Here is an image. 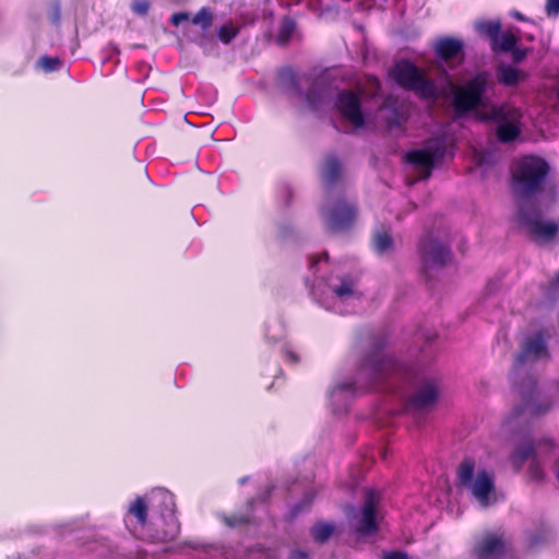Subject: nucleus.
<instances>
[{"instance_id": "37998d69", "label": "nucleus", "mask_w": 559, "mask_h": 559, "mask_svg": "<svg viewBox=\"0 0 559 559\" xmlns=\"http://www.w3.org/2000/svg\"><path fill=\"white\" fill-rule=\"evenodd\" d=\"M546 11L548 15L559 14V0H547Z\"/></svg>"}, {"instance_id": "6ab92c4d", "label": "nucleus", "mask_w": 559, "mask_h": 559, "mask_svg": "<svg viewBox=\"0 0 559 559\" xmlns=\"http://www.w3.org/2000/svg\"><path fill=\"white\" fill-rule=\"evenodd\" d=\"M469 487L478 501L485 507L488 506L489 495L493 490V481L487 471H479L476 480Z\"/></svg>"}, {"instance_id": "72a5a7b5", "label": "nucleus", "mask_w": 559, "mask_h": 559, "mask_svg": "<svg viewBox=\"0 0 559 559\" xmlns=\"http://www.w3.org/2000/svg\"><path fill=\"white\" fill-rule=\"evenodd\" d=\"M333 293L341 299L347 298L354 294V281L349 276L341 280V284L332 288Z\"/></svg>"}, {"instance_id": "2eb2a0df", "label": "nucleus", "mask_w": 559, "mask_h": 559, "mask_svg": "<svg viewBox=\"0 0 559 559\" xmlns=\"http://www.w3.org/2000/svg\"><path fill=\"white\" fill-rule=\"evenodd\" d=\"M514 384L516 385L518 391L522 397V405L515 407L512 412V415L514 417L522 415L526 411L532 416H539L550 408L549 404H547L543 408L540 406L532 404L533 393L536 388V379L534 377L527 376L521 383H518V381H515Z\"/></svg>"}, {"instance_id": "de8ad7c7", "label": "nucleus", "mask_w": 559, "mask_h": 559, "mask_svg": "<svg viewBox=\"0 0 559 559\" xmlns=\"http://www.w3.org/2000/svg\"><path fill=\"white\" fill-rule=\"evenodd\" d=\"M306 100L310 106H316L317 104V94L313 91H309L306 94Z\"/></svg>"}, {"instance_id": "e433bc0d", "label": "nucleus", "mask_w": 559, "mask_h": 559, "mask_svg": "<svg viewBox=\"0 0 559 559\" xmlns=\"http://www.w3.org/2000/svg\"><path fill=\"white\" fill-rule=\"evenodd\" d=\"M527 474L533 481H540L544 478V471L537 460V457H533L530 463Z\"/></svg>"}, {"instance_id": "4c0bfd02", "label": "nucleus", "mask_w": 559, "mask_h": 559, "mask_svg": "<svg viewBox=\"0 0 559 559\" xmlns=\"http://www.w3.org/2000/svg\"><path fill=\"white\" fill-rule=\"evenodd\" d=\"M39 64L46 72L57 71L61 64L58 58L44 56L39 59Z\"/></svg>"}, {"instance_id": "b1692460", "label": "nucleus", "mask_w": 559, "mask_h": 559, "mask_svg": "<svg viewBox=\"0 0 559 559\" xmlns=\"http://www.w3.org/2000/svg\"><path fill=\"white\" fill-rule=\"evenodd\" d=\"M475 473V461L472 457L464 459L456 469L460 486H471Z\"/></svg>"}, {"instance_id": "39448f33", "label": "nucleus", "mask_w": 559, "mask_h": 559, "mask_svg": "<svg viewBox=\"0 0 559 559\" xmlns=\"http://www.w3.org/2000/svg\"><path fill=\"white\" fill-rule=\"evenodd\" d=\"M164 499L168 503L158 515L152 516L145 532H143L142 540L156 544L168 543L179 535L180 524L176 516L173 499L168 496H164Z\"/></svg>"}, {"instance_id": "7c9ffc66", "label": "nucleus", "mask_w": 559, "mask_h": 559, "mask_svg": "<svg viewBox=\"0 0 559 559\" xmlns=\"http://www.w3.org/2000/svg\"><path fill=\"white\" fill-rule=\"evenodd\" d=\"M190 21L200 26L202 31H207L214 22L213 10L210 7H202Z\"/></svg>"}, {"instance_id": "2f4dec72", "label": "nucleus", "mask_w": 559, "mask_h": 559, "mask_svg": "<svg viewBox=\"0 0 559 559\" xmlns=\"http://www.w3.org/2000/svg\"><path fill=\"white\" fill-rule=\"evenodd\" d=\"M295 29H296L295 20L289 16H285L281 22L276 41L280 45H286L289 41Z\"/></svg>"}, {"instance_id": "f3484780", "label": "nucleus", "mask_w": 559, "mask_h": 559, "mask_svg": "<svg viewBox=\"0 0 559 559\" xmlns=\"http://www.w3.org/2000/svg\"><path fill=\"white\" fill-rule=\"evenodd\" d=\"M439 156L438 151L414 150L406 154V160L415 167L421 168L425 171L424 178H428Z\"/></svg>"}, {"instance_id": "1a4fd4ad", "label": "nucleus", "mask_w": 559, "mask_h": 559, "mask_svg": "<svg viewBox=\"0 0 559 559\" xmlns=\"http://www.w3.org/2000/svg\"><path fill=\"white\" fill-rule=\"evenodd\" d=\"M418 250L421 259L423 272L427 275L429 270L433 267H443L451 259L450 247L433 239L431 235H427L420 240Z\"/></svg>"}, {"instance_id": "f257e3e1", "label": "nucleus", "mask_w": 559, "mask_h": 559, "mask_svg": "<svg viewBox=\"0 0 559 559\" xmlns=\"http://www.w3.org/2000/svg\"><path fill=\"white\" fill-rule=\"evenodd\" d=\"M549 165L542 157L526 156L512 171V190L518 204H531L528 199L542 191Z\"/></svg>"}, {"instance_id": "cd10ccee", "label": "nucleus", "mask_w": 559, "mask_h": 559, "mask_svg": "<svg viewBox=\"0 0 559 559\" xmlns=\"http://www.w3.org/2000/svg\"><path fill=\"white\" fill-rule=\"evenodd\" d=\"M520 133V128L510 121L499 123L496 130V135L501 143H510L514 141Z\"/></svg>"}, {"instance_id": "c03bdc74", "label": "nucleus", "mask_w": 559, "mask_h": 559, "mask_svg": "<svg viewBox=\"0 0 559 559\" xmlns=\"http://www.w3.org/2000/svg\"><path fill=\"white\" fill-rule=\"evenodd\" d=\"M510 52H512L513 61L516 63L522 62L527 56V49H519L516 47H514Z\"/></svg>"}, {"instance_id": "c85d7f7f", "label": "nucleus", "mask_w": 559, "mask_h": 559, "mask_svg": "<svg viewBox=\"0 0 559 559\" xmlns=\"http://www.w3.org/2000/svg\"><path fill=\"white\" fill-rule=\"evenodd\" d=\"M280 83L286 91L301 94L298 76L292 69H283L280 72Z\"/></svg>"}, {"instance_id": "a878e982", "label": "nucleus", "mask_w": 559, "mask_h": 559, "mask_svg": "<svg viewBox=\"0 0 559 559\" xmlns=\"http://www.w3.org/2000/svg\"><path fill=\"white\" fill-rule=\"evenodd\" d=\"M241 25L228 20L217 29V38L224 45H229L240 33Z\"/></svg>"}, {"instance_id": "4be33fe9", "label": "nucleus", "mask_w": 559, "mask_h": 559, "mask_svg": "<svg viewBox=\"0 0 559 559\" xmlns=\"http://www.w3.org/2000/svg\"><path fill=\"white\" fill-rule=\"evenodd\" d=\"M536 457L535 447L533 441H526L516 447L510 456L511 463L516 472H520L526 461Z\"/></svg>"}, {"instance_id": "864d4df0", "label": "nucleus", "mask_w": 559, "mask_h": 559, "mask_svg": "<svg viewBox=\"0 0 559 559\" xmlns=\"http://www.w3.org/2000/svg\"><path fill=\"white\" fill-rule=\"evenodd\" d=\"M557 98L559 100V86H558V91H557Z\"/></svg>"}, {"instance_id": "a19ab883", "label": "nucleus", "mask_w": 559, "mask_h": 559, "mask_svg": "<svg viewBox=\"0 0 559 559\" xmlns=\"http://www.w3.org/2000/svg\"><path fill=\"white\" fill-rule=\"evenodd\" d=\"M381 559H411L408 554L402 550L383 551Z\"/></svg>"}, {"instance_id": "4468645a", "label": "nucleus", "mask_w": 559, "mask_h": 559, "mask_svg": "<svg viewBox=\"0 0 559 559\" xmlns=\"http://www.w3.org/2000/svg\"><path fill=\"white\" fill-rule=\"evenodd\" d=\"M379 503L378 493L368 489L365 492L364 506L360 511V519L356 525V532L360 535H370L378 531L377 507Z\"/></svg>"}, {"instance_id": "9d476101", "label": "nucleus", "mask_w": 559, "mask_h": 559, "mask_svg": "<svg viewBox=\"0 0 559 559\" xmlns=\"http://www.w3.org/2000/svg\"><path fill=\"white\" fill-rule=\"evenodd\" d=\"M440 395L439 383L436 379L425 380L406 402V411L413 415L429 412L436 405Z\"/></svg>"}, {"instance_id": "412c9836", "label": "nucleus", "mask_w": 559, "mask_h": 559, "mask_svg": "<svg viewBox=\"0 0 559 559\" xmlns=\"http://www.w3.org/2000/svg\"><path fill=\"white\" fill-rule=\"evenodd\" d=\"M371 243L373 250L379 254L392 252L394 249L393 237L390 230L383 226L373 231Z\"/></svg>"}, {"instance_id": "8fccbe9b", "label": "nucleus", "mask_w": 559, "mask_h": 559, "mask_svg": "<svg viewBox=\"0 0 559 559\" xmlns=\"http://www.w3.org/2000/svg\"><path fill=\"white\" fill-rule=\"evenodd\" d=\"M518 20L520 21H524L525 17L520 13V12H516L515 15H514Z\"/></svg>"}, {"instance_id": "ea45409f", "label": "nucleus", "mask_w": 559, "mask_h": 559, "mask_svg": "<svg viewBox=\"0 0 559 559\" xmlns=\"http://www.w3.org/2000/svg\"><path fill=\"white\" fill-rule=\"evenodd\" d=\"M282 355L286 364L297 365L299 362V356L289 347H284Z\"/></svg>"}, {"instance_id": "a211bd4d", "label": "nucleus", "mask_w": 559, "mask_h": 559, "mask_svg": "<svg viewBox=\"0 0 559 559\" xmlns=\"http://www.w3.org/2000/svg\"><path fill=\"white\" fill-rule=\"evenodd\" d=\"M463 41L453 37H441L435 44L436 55L443 61H450L463 55Z\"/></svg>"}, {"instance_id": "aec40b11", "label": "nucleus", "mask_w": 559, "mask_h": 559, "mask_svg": "<svg viewBox=\"0 0 559 559\" xmlns=\"http://www.w3.org/2000/svg\"><path fill=\"white\" fill-rule=\"evenodd\" d=\"M526 74L518 68L510 64H500L497 67V80L499 84L513 87L526 79Z\"/></svg>"}, {"instance_id": "9b49d317", "label": "nucleus", "mask_w": 559, "mask_h": 559, "mask_svg": "<svg viewBox=\"0 0 559 559\" xmlns=\"http://www.w3.org/2000/svg\"><path fill=\"white\" fill-rule=\"evenodd\" d=\"M508 549L503 534L487 532L478 538L472 549L475 559H501Z\"/></svg>"}, {"instance_id": "f8f14e48", "label": "nucleus", "mask_w": 559, "mask_h": 559, "mask_svg": "<svg viewBox=\"0 0 559 559\" xmlns=\"http://www.w3.org/2000/svg\"><path fill=\"white\" fill-rule=\"evenodd\" d=\"M335 106L340 114L355 128L365 126L360 95L352 90H342L337 94Z\"/></svg>"}, {"instance_id": "79ce46f5", "label": "nucleus", "mask_w": 559, "mask_h": 559, "mask_svg": "<svg viewBox=\"0 0 559 559\" xmlns=\"http://www.w3.org/2000/svg\"><path fill=\"white\" fill-rule=\"evenodd\" d=\"M189 20H191V19H190L189 13H187V12H177V13H174V14L171 15V19H170V21H171L173 25H175V26H178V25H179V24H181L182 22H186V21H189Z\"/></svg>"}, {"instance_id": "f704fd0d", "label": "nucleus", "mask_w": 559, "mask_h": 559, "mask_svg": "<svg viewBox=\"0 0 559 559\" xmlns=\"http://www.w3.org/2000/svg\"><path fill=\"white\" fill-rule=\"evenodd\" d=\"M544 294L548 299L556 300L559 298V271L549 281L548 285L544 288Z\"/></svg>"}, {"instance_id": "c756f323", "label": "nucleus", "mask_w": 559, "mask_h": 559, "mask_svg": "<svg viewBox=\"0 0 559 559\" xmlns=\"http://www.w3.org/2000/svg\"><path fill=\"white\" fill-rule=\"evenodd\" d=\"M477 32L490 39V43H496L498 35L501 32L500 21H481L476 25Z\"/></svg>"}, {"instance_id": "393cba45", "label": "nucleus", "mask_w": 559, "mask_h": 559, "mask_svg": "<svg viewBox=\"0 0 559 559\" xmlns=\"http://www.w3.org/2000/svg\"><path fill=\"white\" fill-rule=\"evenodd\" d=\"M478 117L483 121H495L498 123H504L509 121L511 115L507 106L492 105L487 112H479Z\"/></svg>"}, {"instance_id": "0eeeda50", "label": "nucleus", "mask_w": 559, "mask_h": 559, "mask_svg": "<svg viewBox=\"0 0 559 559\" xmlns=\"http://www.w3.org/2000/svg\"><path fill=\"white\" fill-rule=\"evenodd\" d=\"M357 205L344 198L337 199L329 209L325 226L330 233L349 230L357 217Z\"/></svg>"}, {"instance_id": "f03ea898", "label": "nucleus", "mask_w": 559, "mask_h": 559, "mask_svg": "<svg viewBox=\"0 0 559 559\" xmlns=\"http://www.w3.org/2000/svg\"><path fill=\"white\" fill-rule=\"evenodd\" d=\"M391 76L401 88L413 92L420 99L436 100L439 97L436 82L427 75L425 70L408 59L395 62Z\"/></svg>"}, {"instance_id": "6e6552de", "label": "nucleus", "mask_w": 559, "mask_h": 559, "mask_svg": "<svg viewBox=\"0 0 559 559\" xmlns=\"http://www.w3.org/2000/svg\"><path fill=\"white\" fill-rule=\"evenodd\" d=\"M547 338L548 334L544 330H540L523 341L521 350L514 360L513 372L516 377L525 362H534L540 358H550Z\"/></svg>"}, {"instance_id": "49530a36", "label": "nucleus", "mask_w": 559, "mask_h": 559, "mask_svg": "<svg viewBox=\"0 0 559 559\" xmlns=\"http://www.w3.org/2000/svg\"><path fill=\"white\" fill-rule=\"evenodd\" d=\"M367 82L368 84L374 88L376 91H379L381 88V83H380V80L377 78V76H373V75H369L367 78Z\"/></svg>"}, {"instance_id": "3c124183", "label": "nucleus", "mask_w": 559, "mask_h": 559, "mask_svg": "<svg viewBox=\"0 0 559 559\" xmlns=\"http://www.w3.org/2000/svg\"><path fill=\"white\" fill-rule=\"evenodd\" d=\"M59 21V11L57 10L56 14H55V22H58Z\"/></svg>"}, {"instance_id": "423d86ee", "label": "nucleus", "mask_w": 559, "mask_h": 559, "mask_svg": "<svg viewBox=\"0 0 559 559\" xmlns=\"http://www.w3.org/2000/svg\"><path fill=\"white\" fill-rule=\"evenodd\" d=\"M518 219L536 243L550 242L558 235L559 225L555 222H544L540 211L533 204H520Z\"/></svg>"}, {"instance_id": "09e8293b", "label": "nucleus", "mask_w": 559, "mask_h": 559, "mask_svg": "<svg viewBox=\"0 0 559 559\" xmlns=\"http://www.w3.org/2000/svg\"><path fill=\"white\" fill-rule=\"evenodd\" d=\"M353 386V383L343 382L337 385V389L341 391L349 390Z\"/></svg>"}, {"instance_id": "dca6fc26", "label": "nucleus", "mask_w": 559, "mask_h": 559, "mask_svg": "<svg viewBox=\"0 0 559 559\" xmlns=\"http://www.w3.org/2000/svg\"><path fill=\"white\" fill-rule=\"evenodd\" d=\"M320 178L324 191L329 194L337 185H344L343 165L336 155L330 154L324 158Z\"/></svg>"}, {"instance_id": "bb28decb", "label": "nucleus", "mask_w": 559, "mask_h": 559, "mask_svg": "<svg viewBox=\"0 0 559 559\" xmlns=\"http://www.w3.org/2000/svg\"><path fill=\"white\" fill-rule=\"evenodd\" d=\"M518 36L511 32L500 33L496 43L491 44L495 52H510L518 44Z\"/></svg>"}, {"instance_id": "5701e85b", "label": "nucleus", "mask_w": 559, "mask_h": 559, "mask_svg": "<svg viewBox=\"0 0 559 559\" xmlns=\"http://www.w3.org/2000/svg\"><path fill=\"white\" fill-rule=\"evenodd\" d=\"M335 532V525L333 523L318 521L313 524L310 530L313 540L319 544H325Z\"/></svg>"}, {"instance_id": "c9c22d12", "label": "nucleus", "mask_w": 559, "mask_h": 559, "mask_svg": "<svg viewBox=\"0 0 559 559\" xmlns=\"http://www.w3.org/2000/svg\"><path fill=\"white\" fill-rule=\"evenodd\" d=\"M549 536H550L549 530L543 527L537 533L532 534L528 537V546L531 548L538 547V546L545 544L549 539Z\"/></svg>"}, {"instance_id": "473e14b6", "label": "nucleus", "mask_w": 559, "mask_h": 559, "mask_svg": "<svg viewBox=\"0 0 559 559\" xmlns=\"http://www.w3.org/2000/svg\"><path fill=\"white\" fill-rule=\"evenodd\" d=\"M221 520L226 526L230 528L249 525L252 523V516L242 513L223 514Z\"/></svg>"}, {"instance_id": "20e7f679", "label": "nucleus", "mask_w": 559, "mask_h": 559, "mask_svg": "<svg viewBox=\"0 0 559 559\" xmlns=\"http://www.w3.org/2000/svg\"><path fill=\"white\" fill-rule=\"evenodd\" d=\"M386 346L384 336L373 337L370 343V349L360 362L359 373L368 378L371 385L380 384L385 378L400 374L403 366L394 358L382 354Z\"/></svg>"}, {"instance_id": "7ed1b4c3", "label": "nucleus", "mask_w": 559, "mask_h": 559, "mask_svg": "<svg viewBox=\"0 0 559 559\" xmlns=\"http://www.w3.org/2000/svg\"><path fill=\"white\" fill-rule=\"evenodd\" d=\"M492 85L490 72L483 70L463 85H452V107L457 117L479 108L488 87Z\"/></svg>"}, {"instance_id": "ddd939ff", "label": "nucleus", "mask_w": 559, "mask_h": 559, "mask_svg": "<svg viewBox=\"0 0 559 559\" xmlns=\"http://www.w3.org/2000/svg\"><path fill=\"white\" fill-rule=\"evenodd\" d=\"M123 521L129 532L141 539L150 523L148 504L144 497H136L130 502Z\"/></svg>"}, {"instance_id": "58836bf2", "label": "nucleus", "mask_w": 559, "mask_h": 559, "mask_svg": "<svg viewBox=\"0 0 559 559\" xmlns=\"http://www.w3.org/2000/svg\"><path fill=\"white\" fill-rule=\"evenodd\" d=\"M148 0H135L132 3V11L138 15H146L150 10Z\"/></svg>"}, {"instance_id": "603ef678", "label": "nucleus", "mask_w": 559, "mask_h": 559, "mask_svg": "<svg viewBox=\"0 0 559 559\" xmlns=\"http://www.w3.org/2000/svg\"><path fill=\"white\" fill-rule=\"evenodd\" d=\"M528 40H534V36H527Z\"/></svg>"}, {"instance_id": "a18cd8bd", "label": "nucleus", "mask_w": 559, "mask_h": 559, "mask_svg": "<svg viewBox=\"0 0 559 559\" xmlns=\"http://www.w3.org/2000/svg\"><path fill=\"white\" fill-rule=\"evenodd\" d=\"M307 558H308V554L306 551L299 550V549L292 550L289 554V557H288V559H307Z\"/></svg>"}]
</instances>
